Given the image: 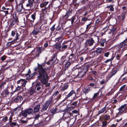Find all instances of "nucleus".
Listing matches in <instances>:
<instances>
[{"mask_svg": "<svg viewBox=\"0 0 127 127\" xmlns=\"http://www.w3.org/2000/svg\"><path fill=\"white\" fill-rule=\"evenodd\" d=\"M52 64L54 65L58 62V60H57V58L55 56H53L52 58L50 60Z\"/></svg>", "mask_w": 127, "mask_h": 127, "instance_id": "obj_12", "label": "nucleus"}, {"mask_svg": "<svg viewBox=\"0 0 127 127\" xmlns=\"http://www.w3.org/2000/svg\"><path fill=\"white\" fill-rule=\"evenodd\" d=\"M40 32L39 31L38 29H35L33 31H32V33L33 35H37L39 32Z\"/></svg>", "mask_w": 127, "mask_h": 127, "instance_id": "obj_20", "label": "nucleus"}, {"mask_svg": "<svg viewBox=\"0 0 127 127\" xmlns=\"http://www.w3.org/2000/svg\"><path fill=\"white\" fill-rule=\"evenodd\" d=\"M77 101H75L72 103L71 104L72 105L76 106L77 105Z\"/></svg>", "mask_w": 127, "mask_h": 127, "instance_id": "obj_60", "label": "nucleus"}, {"mask_svg": "<svg viewBox=\"0 0 127 127\" xmlns=\"http://www.w3.org/2000/svg\"><path fill=\"white\" fill-rule=\"evenodd\" d=\"M109 54V52L106 53L104 54V56L106 57H108Z\"/></svg>", "mask_w": 127, "mask_h": 127, "instance_id": "obj_63", "label": "nucleus"}, {"mask_svg": "<svg viewBox=\"0 0 127 127\" xmlns=\"http://www.w3.org/2000/svg\"><path fill=\"white\" fill-rule=\"evenodd\" d=\"M127 45V42H125V41H123L116 46L115 47V49L117 50L119 52L121 51L122 53L125 49V48Z\"/></svg>", "mask_w": 127, "mask_h": 127, "instance_id": "obj_2", "label": "nucleus"}, {"mask_svg": "<svg viewBox=\"0 0 127 127\" xmlns=\"http://www.w3.org/2000/svg\"><path fill=\"white\" fill-rule=\"evenodd\" d=\"M103 50V48H97L96 50L95 51L97 53V54L99 55L100 54L101 52Z\"/></svg>", "mask_w": 127, "mask_h": 127, "instance_id": "obj_22", "label": "nucleus"}, {"mask_svg": "<svg viewBox=\"0 0 127 127\" xmlns=\"http://www.w3.org/2000/svg\"><path fill=\"white\" fill-rule=\"evenodd\" d=\"M6 84V82H2L0 86V88L1 89H3L4 88V86Z\"/></svg>", "mask_w": 127, "mask_h": 127, "instance_id": "obj_37", "label": "nucleus"}, {"mask_svg": "<svg viewBox=\"0 0 127 127\" xmlns=\"http://www.w3.org/2000/svg\"><path fill=\"white\" fill-rule=\"evenodd\" d=\"M124 107V105L122 106L119 108L118 110H119L120 112L122 113L123 111L125 110Z\"/></svg>", "mask_w": 127, "mask_h": 127, "instance_id": "obj_26", "label": "nucleus"}, {"mask_svg": "<svg viewBox=\"0 0 127 127\" xmlns=\"http://www.w3.org/2000/svg\"><path fill=\"white\" fill-rule=\"evenodd\" d=\"M75 93L74 90L72 91L67 95L66 97V98L67 99L71 96L73 94H75Z\"/></svg>", "mask_w": 127, "mask_h": 127, "instance_id": "obj_23", "label": "nucleus"}, {"mask_svg": "<svg viewBox=\"0 0 127 127\" xmlns=\"http://www.w3.org/2000/svg\"><path fill=\"white\" fill-rule=\"evenodd\" d=\"M104 118L106 120H108L110 118L109 116L107 115H105L104 117Z\"/></svg>", "mask_w": 127, "mask_h": 127, "instance_id": "obj_51", "label": "nucleus"}, {"mask_svg": "<svg viewBox=\"0 0 127 127\" xmlns=\"http://www.w3.org/2000/svg\"><path fill=\"white\" fill-rule=\"evenodd\" d=\"M2 9L4 10H8L9 9H10V4L7 2L6 3L4 6H3L2 7Z\"/></svg>", "mask_w": 127, "mask_h": 127, "instance_id": "obj_16", "label": "nucleus"}, {"mask_svg": "<svg viewBox=\"0 0 127 127\" xmlns=\"http://www.w3.org/2000/svg\"><path fill=\"white\" fill-rule=\"evenodd\" d=\"M48 107L45 103L42 106V109L43 110H45L47 109Z\"/></svg>", "mask_w": 127, "mask_h": 127, "instance_id": "obj_31", "label": "nucleus"}, {"mask_svg": "<svg viewBox=\"0 0 127 127\" xmlns=\"http://www.w3.org/2000/svg\"><path fill=\"white\" fill-rule=\"evenodd\" d=\"M87 67H84L83 69H82L81 71L79 72L78 75L79 77H82L86 73L87 71Z\"/></svg>", "mask_w": 127, "mask_h": 127, "instance_id": "obj_8", "label": "nucleus"}, {"mask_svg": "<svg viewBox=\"0 0 127 127\" xmlns=\"http://www.w3.org/2000/svg\"><path fill=\"white\" fill-rule=\"evenodd\" d=\"M60 123L59 122H57L54 125V127H58L60 126Z\"/></svg>", "mask_w": 127, "mask_h": 127, "instance_id": "obj_43", "label": "nucleus"}, {"mask_svg": "<svg viewBox=\"0 0 127 127\" xmlns=\"http://www.w3.org/2000/svg\"><path fill=\"white\" fill-rule=\"evenodd\" d=\"M61 47V44H57L56 46V48L58 50L60 49Z\"/></svg>", "mask_w": 127, "mask_h": 127, "instance_id": "obj_52", "label": "nucleus"}, {"mask_svg": "<svg viewBox=\"0 0 127 127\" xmlns=\"http://www.w3.org/2000/svg\"><path fill=\"white\" fill-rule=\"evenodd\" d=\"M27 82V81L25 79H21L17 81V83L19 84L20 83L22 84V85L23 87H25Z\"/></svg>", "mask_w": 127, "mask_h": 127, "instance_id": "obj_9", "label": "nucleus"}, {"mask_svg": "<svg viewBox=\"0 0 127 127\" xmlns=\"http://www.w3.org/2000/svg\"><path fill=\"white\" fill-rule=\"evenodd\" d=\"M55 25H54L53 26L50 28V30L51 31L53 32L55 30Z\"/></svg>", "mask_w": 127, "mask_h": 127, "instance_id": "obj_50", "label": "nucleus"}, {"mask_svg": "<svg viewBox=\"0 0 127 127\" xmlns=\"http://www.w3.org/2000/svg\"><path fill=\"white\" fill-rule=\"evenodd\" d=\"M107 122L106 121H103L102 122V127H106L107 126Z\"/></svg>", "mask_w": 127, "mask_h": 127, "instance_id": "obj_47", "label": "nucleus"}, {"mask_svg": "<svg viewBox=\"0 0 127 127\" xmlns=\"http://www.w3.org/2000/svg\"><path fill=\"white\" fill-rule=\"evenodd\" d=\"M33 111L32 109L30 108L22 111L21 113V114L24 117H26L28 115L32 114Z\"/></svg>", "mask_w": 127, "mask_h": 127, "instance_id": "obj_3", "label": "nucleus"}, {"mask_svg": "<svg viewBox=\"0 0 127 127\" xmlns=\"http://www.w3.org/2000/svg\"><path fill=\"white\" fill-rule=\"evenodd\" d=\"M40 104H39L35 106L34 109V111L35 112H38L39 110V108L40 106Z\"/></svg>", "mask_w": 127, "mask_h": 127, "instance_id": "obj_18", "label": "nucleus"}, {"mask_svg": "<svg viewBox=\"0 0 127 127\" xmlns=\"http://www.w3.org/2000/svg\"><path fill=\"white\" fill-rule=\"evenodd\" d=\"M106 42V39L102 40L100 42V44L101 46H104V43Z\"/></svg>", "mask_w": 127, "mask_h": 127, "instance_id": "obj_34", "label": "nucleus"}, {"mask_svg": "<svg viewBox=\"0 0 127 127\" xmlns=\"http://www.w3.org/2000/svg\"><path fill=\"white\" fill-rule=\"evenodd\" d=\"M48 1H47L40 4V6L41 8L45 7L48 3Z\"/></svg>", "mask_w": 127, "mask_h": 127, "instance_id": "obj_24", "label": "nucleus"}, {"mask_svg": "<svg viewBox=\"0 0 127 127\" xmlns=\"http://www.w3.org/2000/svg\"><path fill=\"white\" fill-rule=\"evenodd\" d=\"M53 100L52 98L50 99L49 100H47L45 103V104L48 107L49 105L51 106L52 104Z\"/></svg>", "mask_w": 127, "mask_h": 127, "instance_id": "obj_14", "label": "nucleus"}, {"mask_svg": "<svg viewBox=\"0 0 127 127\" xmlns=\"http://www.w3.org/2000/svg\"><path fill=\"white\" fill-rule=\"evenodd\" d=\"M95 42V41L92 38H91L88 40H87L85 44L86 45H88L89 46H92L94 43Z\"/></svg>", "mask_w": 127, "mask_h": 127, "instance_id": "obj_7", "label": "nucleus"}, {"mask_svg": "<svg viewBox=\"0 0 127 127\" xmlns=\"http://www.w3.org/2000/svg\"><path fill=\"white\" fill-rule=\"evenodd\" d=\"M17 10L18 12H22L24 11V9L23 7V5L20 4L18 5L17 6Z\"/></svg>", "mask_w": 127, "mask_h": 127, "instance_id": "obj_10", "label": "nucleus"}, {"mask_svg": "<svg viewBox=\"0 0 127 127\" xmlns=\"http://www.w3.org/2000/svg\"><path fill=\"white\" fill-rule=\"evenodd\" d=\"M40 117V116L38 114H37L36 115V116L34 118L35 119H38V118Z\"/></svg>", "mask_w": 127, "mask_h": 127, "instance_id": "obj_59", "label": "nucleus"}, {"mask_svg": "<svg viewBox=\"0 0 127 127\" xmlns=\"http://www.w3.org/2000/svg\"><path fill=\"white\" fill-rule=\"evenodd\" d=\"M105 82H106L105 80L104 79H103L101 81H100V83L101 84H104Z\"/></svg>", "mask_w": 127, "mask_h": 127, "instance_id": "obj_56", "label": "nucleus"}, {"mask_svg": "<svg viewBox=\"0 0 127 127\" xmlns=\"http://www.w3.org/2000/svg\"><path fill=\"white\" fill-rule=\"evenodd\" d=\"M71 22L72 24L74 22V20L75 19V17L74 16H73L71 18Z\"/></svg>", "mask_w": 127, "mask_h": 127, "instance_id": "obj_61", "label": "nucleus"}, {"mask_svg": "<svg viewBox=\"0 0 127 127\" xmlns=\"http://www.w3.org/2000/svg\"><path fill=\"white\" fill-rule=\"evenodd\" d=\"M41 83L40 82H37L35 84V88L37 91H38L41 89Z\"/></svg>", "mask_w": 127, "mask_h": 127, "instance_id": "obj_15", "label": "nucleus"}, {"mask_svg": "<svg viewBox=\"0 0 127 127\" xmlns=\"http://www.w3.org/2000/svg\"><path fill=\"white\" fill-rule=\"evenodd\" d=\"M92 23H90L88 25H87V27L86 28V31H88L90 28L91 27L90 26V25H91Z\"/></svg>", "mask_w": 127, "mask_h": 127, "instance_id": "obj_41", "label": "nucleus"}, {"mask_svg": "<svg viewBox=\"0 0 127 127\" xmlns=\"http://www.w3.org/2000/svg\"><path fill=\"white\" fill-rule=\"evenodd\" d=\"M27 0H21L20 1L19 4L23 5V4L24 3L25 1H27Z\"/></svg>", "mask_w": 127, "mask_h": 127, "instance_id": "obj_53", "label": "nucleus"}, {"mask_svg": "<svg viewBox=\"0 0 127 127\" xmlns=\"http://www.w3.org/2000/svg\"><path fill=\"white\" fill-rule=\"evenodd\" d=\"M88 20L87 18L84 17L82 18V20L83 21H85Z\"/></svg>", "mask_w": 127, "mask_h": 127, "instance_id": "obj_55", "label": "nucleus"}, {"mask_svg": "<svg viewBox=\"0 0 127 127\" xmlns=\"http://www.w3.org/2000/svg\"><path fill=\"white\" fill-rule=\"evenodd\" d=\"M26 6L28 7L31 8L33 7V3L32 0H28V3L26 5Z\"/></svg>", "mask_w": 127, "mask_h": 127, "instance_id": "obj_11", "label": "nucleus"}, {"mask_svg": "<svg viewBox=\"0 0 127 127\" xmlns=\"http://www.w3.org/2000/svg\"><path fill=\"white\" fill-rule=\"evenodd\" d=\"M74 108L73 107H71L70 108H68L67 109H64L63 110V111L67 112L69 113V111L70 110Z\"/></svg>", "mask_w": 127, "mask_h": 127, "instance_id": "obj_32", "label": "nucleus"}, {"mask_svg": "<svg viewBox=\"0 0 127 127\" xmlns=\"http://www.w3.org/2000/svg\"><path fill=\"white\" fill-rule=\"evenodd\" d=\"M127 73V69H126L125 70V72L121 76V78L124 75L126 74Z\"/></svg>", "mask_w": 127, "mask_h": 127, "instance_id": "obj_58", "label": "nucleus"}, {"mask_svg": "<svg viewBox=\"0 0 127 127\" xmlns=\"http://www.w3.org/2000/svg\"><path fill=\"white\" fill-rule=\"evenodd\" d=\"M41 11L43 14L47 12V7H45L44 8L42 9L41 10Z\"/></svg>", "mask_w": 127, "mask_h": 127, "instance_id": "obj_35", "label": "nucleus"}, {"mask_svg": "<svg viewBox=\"0 0 127 127\" xmlns=\"http://www.w3.org/2000/svg\"><path fill=\"white\" fill-rule=\"evenodd\" d=\"M126 13H124L121 15V18H122V19L123 20L124 19H125V15Z\"/></svg>", "mask_w": 127, "mask_h": 127, "instance_id": "obj_46", "label": "nucleus"}, {"mask_svg": "<svg viewBox=\"0 0 127 127\" xmlns=\"http://www.w3.org/2000/svg\"><path fill=\"white\" fill-rule=\"evenodd\" d=\"M99 92L97 93H95L94 94L93 98V99H95L97 98L99 95Z\"/></svg>", "mask_w": 127, "mask_h": 127, "instance_id": "obj_29", "label": "nucleus"}, {"mask_svg": "<svg viewBox=\"0 0 127 127\" xmlns=\"http://www.w3.org/2000/svg\"><path fill=\"white\" fill-rule=\"evenodd\" d=\"M71 11L70 9H68L67 11L66 14L69 16L70 14L71 13Z\"/></svg>", "mask_w": 127, "mask_h": 127, "instance_id": "obj_48", "label": "nucleus"}, {"mask_svg": "<svg viewBox=\"0 0 127 127\" xmlns=\"http://www.w3.org/2000/svg\"><path fill=\"white\" fill-rule=\"evenodd\" d=\"M2 120L6 122L7 120V118L6 117H5L3 118Z\"/></svg>", "mask_w": 127, "mask_h": 127, "instance_id": "obj_62", "label": "nucleus"}, {"mask_svg": "<svg viewBox=\"0 0 127 127\" xmlns=\"http://www.w3.org/2000/svg\"><path fill=\"white\" fill-rule=\"evenodd\" d=\"M126 85H124L121 87L120 89V91H123L126 86Z\"/></svg>", "mask_w": 127, "mask_h": 127, "instance_id": "obj_39", "label": "nucleus"}, {"mask_svg": "<svg viewBox=\"0 0 127 127\" xmlns=\"http://www.w3.org/2000/svg\"><path fill=\"white\" fill-rule=\"evenodd\" d=\"M91 54L92 57H95L98 55L97 54V53L95 51L92 52L91 53Z\"/></svg>", "mask_w": 127, "mask_h": 127, "instance_id": "obj_30", "label": "nucleus"}, {"mask_svg": "<svg viewBox=\"0 0 127 127\" xmlns=\"http://www.w3.org/2000/svg\"><path fill=\"white\" fill-rule=\"evenodd\" d=\"M13 19L10 24L11 26H13L16 22L18 21V18L16 16V13H13Z\"/></svg>", "mask_w": 127, "mask_h": 127, "instance_id": "obj_6", "label": "nucleus"}, {"mask_svg": "<svg viewBox=\"0 0 127 127\" xmlns=\"http://www.w3.org/2000/svg\"><path fill=\"white\" fill-rule=\"evenodd\" d=\"M16 36L15 39L16 40H18L19 39V34L17 33V32L16 33Z\"/></svg>", "mask_w": 127, "mask_h": 127, "instance_id": "obj_49", "label": "nucleus"}, {"mask_svg": "<svg viewBox=\"0 0 127 127\" xmlns=\"http://www.w3.org/2000/svg\"><path fill=\"white\" fill-rule=\"evenodd\" d=\"M106 106L107 104L105 105V107L104 108L101 109L99 111H98V115H99L103 113L106 109Z\"/></svg>", "mask_w": 127, "mask_h": 127, "instance_id": "obj_19", "label": "nucleus"}, {"mask_svg": "<svg viewBox=\"0 0 127 127\" xmlns=\"http://www.w3.org/2000/svg\"><path fill=\"white\" fill-rule=\"evenodd\" d=\"M58 109L56 107L54 108H53L51 110V112L53 114H54L57 113L56 111Z\"/></svg>", "mask_w": 127, "mask_h": 127, "instance_id": "obj_21", "label": "nucleus"}, {"mask_svg": "<svg viewBox=\"0 0 127 127\" xmlns=\"http://www.w3.org/2000/svg\"><path fill=\"white\" fill-rule=\"evenodd\" d=\"M107 7L109 8L110 10L111 11H114V8L112 6H107Z\"/></svg>", "mask_w": 127, "mask_h": 127, "instance_id": "obj_44", "label": "nucleus"}, {"mask_svg": "<svg viewBox=\"0 0 127 127\" xmlns=\"http://www.w3.org/2000/svg\"><path fill=\"white\" fill-rule=\"evenodd\" d=\"M68 87V85L67 84L64 85V86L61 89V91H64L67 89V88Z\"/></svg>", "mask_w": 127, "mask_h": 127, "instance_id": "obj_27", "label": "nucleus"}, {"mask_svg": "<svg viewBox=\"0 0 127 127\" xmlns=\"http://www.w3.org/2000/svg\"><path fill=\"white\" fill-rule=\"evenodd\" d=\"M50 119V118L49 116L47 117L45 119V121H49Z\"/></svg>", "mask_w": 127, "mask_h": 127, "instance_id": "obj_57", "label": "nucleus"}, {"mask_svg": "<svg viewBox=\"0 0 127 127\" xmlns=\"http://www.w3.org/2000/svg\"><path fill=\"white\" fill-rule=\"evenodd\" d=\"M35 75V73L34 72L30 76V78L31 79H32L33 78V77Z\"/></svg>", "mask_w": 127, "mask_h": 127, "instance_id": "obj_54", "label": "nucleus"}, {"mask_svg": "<svg viewBox=\"0 0 127 127\" xmlns=\"http://www.w3.org/2000/svg\"><path fill=\"white\" fill-rule=\"evenodd\" d=\"M9 125H11V126L13 127V126H18V124L16 122H12L10 123Z\"/></svg>", "mask_w": 127, "mask_h": 127, "instance_id": "obj_36", "label": "nucleus"}, {"mask_svg": "<svg viewBox=\"0 0 127 127\" xmlns=\"http://www.w3.org/2000/svg\"><path fill=\"white\" fill-rule=\"evenodd\" d=\"M35 89L33 88H31L30 90V95H32L34 93Z\"/></svg>", "mask_w": 127, "mask_h": 127, "instance_id": "obj_25", "label": "nucleus"}, {"mask_svg": "<svg viewBox=\"0 0 127 127\" xmlns=\"http://www.w3.org/2000/svg\"><path fill=\"white\" fill-rule=\"evenodd\" d=\"M15 42V41H12L10 42H8V43L10 45H11L12 44H13Z\"/></svg>", "mask_w": 127, "mask_h": 127, "instance_id": "obj_64", "label": "nucleus"}, {"mask_svg": "<svg viewBox=\"0 0 127 127\" xmlns=\"http://www.w3.org/2000/svg\"><path fill=\"white\" fill-rule=\"evenodd\" d=\"M17 32V31H12L11 32V35L13 37L15 34H16Z\"/></svg>", "mask_w": 127, "mask_h": 127, "instance_id": "obj_45", "label": "nucleus"}, {"mask_svg": "<svg viewBox=\"0 0 127 127\" xmlns=\"http://www.w3.org/2000/svg\"><path fill=\"white\" fill-rule=\"evenodd\" d=\"M36 14L35 13H34L31 15V17L29 18L28 20L29 21L30 23L29 25L30 27H31L33 25V23L36 18Z\"/></svg>", "mask_w": 127, "mask_h": 127, "instance_id": "obj_5", "label": "nucleus"}, {"mask_svg": "<svg viewBox=\"0 0 127 127\" xmlns=\"http://www.w3.org/2000/svg\"><path fill=\"white\" fill-rule=\"evenodd\" d=\"M3 93L5 95H8L9 93V92L7 89H5L4 90Z\"/></svg>", "mask_w": 127, "mask_h": 127, "instance_id": "obj_38", "label": "nucleus"}, {"mask_svg": "<svg viewBox=\"0 0 127 127\" xmlns=\"http://www.w3.org/2000/svg\"><path fill=\"white\" fill-rule=\"evenodd\" d=\"M114 56L112 57H111V59L107 60L104 62L105 63H108V62H109L110 61H111L114 58Z\"/></svg>", "mask_w": 127, "mask_h": 127, "instance_id": "obj_40", "label": "nucleus"}, {"mask_svg": "<svg viewBox=\"0 0 127 127\" xmlns=\"http://www.w3.org/2000/svg\"><path fill=\"white\" fill-rule=\"evenodd\" d=\"M61 62L63 64L65 63V67H68L71 64V61L68 60V58H66L65 56H63L62 57L61 59Z\"/></svg>", "mask_w": 127, "mask_h": 127, "instance_id": "obj_4", "label": "nucleus"}, {"mask_svg": "<svg viewBox=\"0 0 127 127\" xmlns=\"http://www.w3.org/2000/svg\"><path fill=\"white\" fill-rule=\"evenodd\" d=\"M45 64L44 63L41 64L37 63V67H35L34 69L35 71H37L38 75L37 78L42 83V89H43L44 85H46V87L50 86V83H47L49 79L48 75L46 72V69L44 67Z\"/></svg>", "mask_w": 127, "mask_h": 127, "instance_id": "obj_1", "label": "nucleus"}, {"mask_svg": "<svg viewBox=\"0 0 127 127\" xmlns=\"http://www.w3.org/2000/svg\"><path fill=\"white\" fill-rule=\"evenodd\" d=\"M74 54H71L69 56L68 60L72 62L75 60V58L74 57Z\"/></svg>", "mask_w": 127, "mask_h": 127, "instance_id": "obj_17", "label": "nucleus"}, {"mask_svg": "<svg viewBox=\"0 0 127 127\" xmlns=\"http://www.w3.org/2000/svg\"><path fill=\"white\" fill-rule=\"evenodd\" d=\"M118 53H119V54H118L117 55H116V59L118 60H119L120 59V57L121 56V54H120L119 52Z\"/></svg>", "mask_w": 127, "mask_h": 127, "instance_id": "obj_28", "label": "nucleus"}, {"mask_svg": "<svg viewBox=\"0 0 127 127\" xmlns=\"http://www.w3.org/2000/svg\"><path fill=\"white\" fill-rule=\"evenodd\" d=\"M91 90V88L90 87H84L83 89V92L85 94L88 93Z\"/></svg>", "mask_w": 127, "mask_h": 127, "instance_id": "obj_13", "label": "nucleus"}, {"mask_svg": "<svg viewBox=\"0 0 127 127\" xmlns=\"http://www.w3.org/2000/svg\"><path fill=\"white\" fill-rule=\"evenodd\" d=\"M6 57V56L4 55L1 57L0 58V59L2 61H4L5 60Z\"/></svg>", "mask_w": 127, "mask_h": 127, "instance_id": "obj_42", "label": "nucleus"}, {"mask_svg": "<svg viewBox=\"0 0 127 127\" xmlns=\"http://www.w3.org/2000/svg\"><path fill=\"white\" fill-rule=\"evenodd\" d=\"M69 16L66 14L65 15L63 16V19L64 20H65L68 18Z\"/></svg>", "mask_w": 127, "mask_h": 127, "instance_id": "obj_33", "label": "nucleus"}]
</instances>
